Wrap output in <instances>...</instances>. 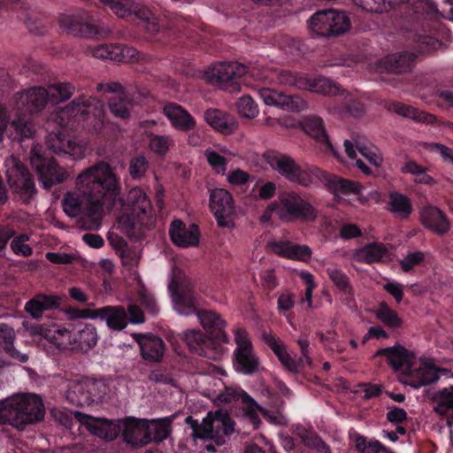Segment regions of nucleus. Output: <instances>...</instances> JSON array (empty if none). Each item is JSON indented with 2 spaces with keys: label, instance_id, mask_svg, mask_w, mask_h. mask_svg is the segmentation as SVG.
Returning <instances> with one entry per match:
<instances>
[{
  "label": "nucleus",
  "instance_id": "obj_42",
  "mask_svg": "<svg viewBox=\"0 0 453 453\" xmlns=\"http://www.w3.org/2000/svg\"><path fill=\"white\" fill-rule=\"evenodd\" d=\"M433 401L436 403L434 410L438 415L450 416L453 420V386L438 390L434 394Z\"/></svg>",
  "mask_w": 453,
  "mask_h": 453
},
{
  "label": "nucleus",
  "instance_id": "obj_12",
  "mask_svg": "<svg viewBox=\"0 0 453 453\" xmlns=\"http://www.w3.org/2000/svg\"><path fill=\"white\" fill-rule=\"evenodd\" d=\"M310 29L321 37L338 36L346 33L351 24L344 12L324 10L314 13L309 19Z\"/></svg>",
  "mask_w": 453,
  "mask_h": 453
},
{
  "label": "nucleus",
  "instance_id": "obj_22",
  "mask_svg": "<svg viewBox=\"0 0 453 453\" xmlns=\"http://www.w3.org/2000/svg\"><path fill=\"white\" fill-rule=\"evenodd\" d=\"M172 242L180 248L196 247L200 242V229L198 225L193 223L188 226L180 219H174L169 228Z\"/></svg>",
  "mask_w": 453,
  "mask_h": 453
},
{
  "label": "nucleus",
  "instance_id": "obj_33",
  "mask_svg": "<svg viewBox=\"0 0 453 453\" xmlns=\"http://www.w3.org/2000/svg\"><path fill=\"white\" fill-rule=\"evenodd\" d=\"M121 423L104 418H94L87 414V431L105 441L116 439L121 433Z\"/></svg>",
  "mask_w": 453,
  "mask_h": 453
},
{
  "label": "nucleus",
  "instance_id": "obj_18",
  "mask_svg": "<svg viewBox=\"0 0 453 453\" xmlns=\"http://www.w3.org/2000/svg\"><path fill=\"white\" fill-rule=\"evenodd\" d=\"M210 209L221 227L230 226L234 213L232 195L225 188H215L210 195Z\"/></svg>",
  "mask_w": 453,
  "mask_h": 453
},
{
  "label": "nucleus",
  "instance_id": "obj_2",
  "mask_svg": "<svg viewBox=\"0 0 453 453\" xmlns=\"http://www.w3.org/2000/svg\"><path fill=\"white\" fill-rule=\"evenodd\" d=\"M400 26L413 52L402 51L385 58V68L389 73H402L411 69L418 55L430 54L437 50L447 34L441 19L443 15L432 0H418L411 8L397 15Z\"/></svg>",
  "mask_w": 453,
  "mask_h": 453
},
{
  "label": "nucleus",
  "instance_id": "obj_6",
  "mask_svg": "<svg viewBox=\"0 0 453 453\" xmlns=\"http://www.w3.org/2000/svg\"><path fill=\"white\" fill-rule=\"evenodd\" d=\"M73 91L74 87L69 82H54L47 88L34 87L27 89L21 101L30 114H17L11 123L10 138L20 143L31 139L35 133L32 115L42 111L48 102L58 104L69 99Z\"/></svg>",
  "mask_w": 453,
  "mask_h": 453
},
{
  "label": "nucleus",
  "instance_id": "obj_46",
  "mask_svg": "<svg viewBox=\"0 0 453 453\" xmlns=\"http://www.w3.org/2000/svg\"><path fill=\"white\" fill-rule=\"evenodd\" d=\"M59 23L61 27L70 35L83 37L85 32V20L82 14L63 15Z\"/></svg>",
  "mask_w": 453,
  "mask_h": 453
},
{
  "label": "nucleus",
  "instance_id": "obj_1",
  "mask_svg": "<svg viewBox=\"0 0 453 453\" xmlns=\"http://www.w3.org/2000/svg\"><path fill=\"white\" fill-rule=\"evenodd\" d=\"M104 209L119 211V228L131 239H140L151 225L153 207L146 193L134 188L124 200L112 168L100 161L87 168V230L100 228Z\"/></svg>",
  "mask_w": 453,
  "mask_h": 453
},
{
  "label": "nucleus",
  "instance_id": "obj_50",
  "mask_svg": "<svg viewBox=\"0 0 453 453\" xmlns=\"http://www.w3.org/2000/svg\"><path fill=\"white\" fill-rule=\"evenodd\" d=\"M299 436L304 446L317 453H332L330 447L314 432L303 430Z\"/></svg>",
  "mask_w": 453,
  "mask_h": 453
},
{
  "label": "nucleus",
  "instance_id": "obj_57",
  "mask_svg": "<svg viewBox=\"0 0 453 453\" xmlns=\"http://www.w3.org/2000/svg\"><path fill=\"white\" fill-rule=\"evenodd\" d=\"M27 241H29V236L27 234H20L14 237L10 243V247L13 253L17 256L26 257L32 256V247L25 243Z\"/></svg>",
  "mask_w": 453,
  "mask_h": 453
},
{
  "label": "nucleus",
  "instance_id": "obj_40",
  "mask_svg": "<svg viewBox=\"0 0 453 453\" xmlns=\"http://www.w3.org/2000/svg\"><path fill=\"white\" fill-rule=\"evenodd\" d=\"M144 424L151 442H161L167 439L172 433V419L170 418L150 420L144 418Z\"/></svg>",
  "mask_w": 453,
  "mask_h": 453
},
{
  "label": "nucleus",
  "instance_id": "obj_55",
  "mask_svg": "<svg viewBox=\"0 0 453 453\" xmlns=\"http://www.w3.org/2000/svg\"><path fill=\"white\" fill-rule=\"evenodd\" d=\"M108 387L103 382L93 381L87 384V405L102 403L108 392Z\"/></svg>",
  "mask_w": 453,
  "mask_h": 453
},
{
  "label": "nucleus",
  "instance_id": "obj_5",
  "mask_svg": "<svg viewBox=\"0 0 453 453\" xmlns=\"http://www.w3.org/2000/svg\"><path fill=\"white\" fill-rule=\"evenodd\" d=\"M85 119V100L81 96L65 107L56 108L47 119L46 145L57 155H64L73 160L85 156V147L75 142L69 131L83 127L81 121Z\"/></svg>",
  "mask_w": 453,
  "mask_h": 453
},
{
  "label": "nucleus",
  "instance_id": "obj_10",
  "mask_svg": "<svg viewBox=\"0 0 453 453\" xmlns=\"http://www.w3.org/2000/svg\"><path fill=\"white\" fill-rule=\"evenodd\" d=\"M186 423L192 428L195 437L212 440L219 446L225 444L235 431L234 421L223 410L208 412L201 423L191 416L187 417Z\"/></svg>",
  "mask_w": 453,
  "mask_h": 453
},
{
  "label": "nucleus",
  "instance_id": "obj_35",
  "mask_svg": "<svg viewBox=\"0 0 453 453\" xmlns=\"http://www.w3.org/2000/svg\"><path fill=\"white\" fill-rule=\"evenodd\" d=\"M303 128L326 151L334 152V147L326 131L324 121L318 116H308L303 119Z\"/></svg>",
  "mask_w": 453,
  "mask_h": 453
},
{
  "label": "nucleus",
  "instance_id": "obj_14",
  "mask_svg": "<svg viewBox=\"0 0 453 453\" xmlns=\"http://www.w3.org/2000/svg\"><path fill=\"white\" fill-rule=\"evenodd\" d=\"M277 81L283 85L296 87L320 94H335L338 88L333 81L324 76H308L289 70H280L276 74Z\"/></svg>",
  "mask_w": 453,
  "mask_h": 453
},
{
  "label": "nucleus",
  "instance_id": "obj_54",
  "mask_svg": "<svg viewBox=\"0 0 453 453\" xmlns=\"http://www.w3.org/2000/svg\"><path fill=\"white\" fill-rule=\"evenodd\" d=\"M236 109L240 115L247 119H254L259 112L257 103L249 95H244L238 99Z\"/></svg>",
  "mask_w": 453,
  "mask_h": 453
},
{
  "label": "nucleus",
  "instance_id": "obj_60",
  "mask_svg": "<svg viewBox=\"0 0 453 453\" xmlns=\"http://www.w3.org/2000/svg\"><path fill=\"white\" fill-rule=\"evenodd\" d=\"M424 148L434 153H438L443 162L453 165V149L439 142H425Z\"/></svg>",
  "mask_w": 453,
  "mask_h": 453
},
{
  "label": "nucleus",
  "instance_id": "obj_34",
  "mask_svg": "<svg viewBox=\"0 0 453 453\" xmlns=\"http://www.w3.org/2000/svg\"><path fill=\"white\" fill-rule=\"evenodd\" d=\"M388 255V250L383 242H372L354 250L352 258L359 263L372 265L380 263Z\"/></svg>",
  "mask_w": 453,
  "mask_h": 453
},
{
  "label": "nucleus",
  "instance_id": "obj_11",
  "mask_svg": "<svg viewBox=\"0 0 453 453\" xmlns=\"http://www.w3.org/2000/svg\"><path fill=\"white\" fill-rule=\"evenodd\" d=\"M264 157L265 162L284 179L303 187L311 186L313 178L320 173L317 166L302 167L290 156L275 150L266 151Z\"/></svg>",
  "mask_w": 453,
  "mask_h": 453
},
{
  "label": "nucleus",
  "instance_id": "obj_25",
  "mask_svg": "<svg viewBox=\"0 0 453 453\" xmlns=\"http://www.w3.org/2000/svg\"><path fill=\"white\" fill-rule=\"evenodd\" d=\"M64 300L65 296L37 293L25 303L24 311L34 319H39L44 311L60 309Z\"/></svg>",
  "mask_w": 453,
  "mask_h": 453
},
{
  "label": "nucleus",
  "instance_id": "obj_61",
  "mask_svg": "<svg viewBox=\"0 0 453 453\" xmlns=\"http://www.w3.org/2000/svg\"><path fill=\"white\" fill-rule=\"evenodd\" d=\"M425 259V254L421 251L408 253L403 259L399 262L401 269L404 273L411 272L414 266L420 265Z\"/></svg>",
  "mask_w": 453,
  "mask_h": 453
},
{
  "label": "nucleus",
  "instance_id": "obj_21",
  "mask_svg": "<svg viewBox=\"0 0 453 453\" xmlns=\"http://www.w3.org/2000/svg\"><path fill=\"white\" fill-rule=\"evenodd\" d=\"M134 337L139 345L140 355L145 362H162L166 345L161 337L152 334H137Z\"/></svg>",
  "mask_w": 453,
  "mask_h": 453
},
{
  "label": "nucleus",
  "instance_id": "obj_64",
  "mask_svg": "<svg viewBox=\"0 0 453 453\" xmlns=\"http://www.w3.org/2000/svg\"><path fill=\"white\" fill-rule=\"evenodd\" d=\"M344 148L346 154L350 159H355V165L356 166L365 174L368 175L371 173V169L368 167V165L361 159H357V153L354 149V144L349 140L344 141Z\"/></svg>",
  "mask_w": 453,
  "mask_h": 453
},
{
  "label": "nucleus",
  "instance_id": "obj_37",
  "mask_svg": "<svg viewBox=\"0 0 453 453\" xmlns=\"http://www.w3.org/2000/svg\"><path fill=\"white\" fill-rule=\"evenodd\" d=\"M242 404L244 417L250 423L253 429H257L261 424L258 413H261L265 418L271 422L276 423V417L271 415V411L259 405L249 394L244 395Z\"/></svg>",
  "mask_w": 453,
  "mask_h": 453
},
{
  "label": "nucleus",
  "instance_id": "obj_38",
  "mask_svg": "<svg viewBox=\"0 0 453 453\" xmlns=\"http://www.w3.org/2000/svg\"><path fill=\"white\" fill-rule=\"evenodd\" d=\"M43 335L59 350L74 349L76 338L73 334L65 327L53 326L50 328L46 329Z\"/></svg>",
  "mask_w": 453,
  "mask_h": 453
},
{
  "label": "nucleus",
  "instance_id": "obj_31",
  "mask_svg": "<svg viewBox=\"0 0 453 453\" xmlns=\"http://www.w3.org/2000/svg\"><path fill=\"white\" fill-rule=\"evenodd\" d=\"M315 178L323 181L326 189L334 195H349L360 192V185L357 182L329 173L321 169L319 174H316Z\"/></svg>",
  "mask_w": 453,
  "mask_h": 453
},
{
  "label": "nucleus",
  "instance_id": "obj_15",
  "mask_svg": "<svg viewBox=\"0 0 453 453\" xmlns=\"http://www.w3.org/2000/svg\"><path fill=\"white\" fill-rule=\"evenodd\" d=\"M87 134L108 141L115 136V126L105 120V110L102 102L95 97L87 98Z\"/></svg>",
  "mask_w": 453,
  "mask_h": 453
},
{
  "label": "nucleus",
  "instance_id": "obj_59",
  "mask_svg": "<svg viewBox=\"0 0 453 453\" xmlns=\"http://www.w3.org/2000/svg\"><path fill=\"white\" fill-rule=\"evenodd\" d=\"M247 394L244 390L241 388H234L231 387H226L224 391L219 394L218 401L220 403L229 404L233 402L240 401L242 403V399L244 398V395Z\"/></svg>",
  "mask_w": 453,
  "mask_h": 453
},
{
  "label": "nucleus",
  "instance_id": "obj_8",
  "mask_svg": "<svg viewBox=\"0 0 453 453\" xmlns=\"http://www.w3.org/2000/svg\"><path fill=\"white\" fill-rule=\"evenodd\" d=\"M45 407L40 395L31 393L14 395L0 402V424L23 431L43 420Z\"/></svg>",
  "mask_w": 453,
  "mask_h": 453
},
{
  "label": "nucleus",
  "instance_id": "obj_52",
  "mask_svg": "<svg viewBox=\"0 0 453 453\" xmlns=\"http://www.w3.org/2000/svg\"><path fill=\"white\" fill-rule=\"evenodd\" d=\"M326 274L340 291L346 295L352 294L353 288L349 282V279L342 270L336 267H328L326 269Z\"/></svg>",
  "mask_w": 453,
  "mask_h": 453
},
{
  "label": "nucleus",
  "instance_id": "obj_43",
  "mask_svg": "<svg viewBox=\"0 0 453 453\" xmlns=\"http://www.w3.org/2000/svg\"><path fill=\"white\" fill-rule=\"evenodd\" d=\"M388 197V210L402 219H408L413 211L411 200L396 191L389 193Z\"/></svg>",
  "mask_w": 453,
  "mask_h": 453
},
{
  "label": "nucleus",
  "instance_id": "obj_63",
  "mask_svg": "<svg viewBox=\"0 0 453 453\" xmlns=\"http://www.w3.org/2000/svg\"><path fill=\"white\" fill-rule=\"evenodd\" d=\"M388 411L386 414L387 420L392 424L401 425L407 421V412L400 407L392 405L388 408Z\"/></svg>",
  "mask_w": 453,
  "mask_h": 453
},
{
  "label": "nucleus",
  "instance_id": "obj_4",
  "mask_svg": "<svg viewBox=\"0 0 453 453\" xmlns=\"http://www.w3.org/2000/svg\"><path fill=\"white\" fill-rule=\"evenodd\" d=\"M88 3L111 10L117 17L133 22L148 35L163 42H170L173 36L184 33L186 22L177 14L168 13L157 17L145 5L134 3L133 0H87Z\"/></svg>",
  "mask_w": 453,
  "mask_h": 453
},
{
  "label": "nucleus",
  "instance_id": "obj_26",
  "mask_svg": "<svg viewBox=\"0 0 453 453\" xmlns=\"http://www.w3.org/2000/svg\"><path fill=\"white\" fill-rule=\"evenodd\" d=\"M121 426L120 434H122L124 441L133 448L143 447L151 442L144 418H127Z\"/></svg>",
  "mask_w": 453,
  "mask_h": 453
},
{
  "label": "nucleus",
  "instance_id": "obj_45",
  "mask_svg": "<svg viewBox=\"0 0 453 453\" xmlns=\"http://www.w3.org/2000/svg\"><path fill=\"white\" fill-rule=\"evenodd\" d=\"M147 139L150 150L160 157H165L170 149L174 146V141L170 135L147 132Z\"/></svg>",
  "mask_w": 453,
  "mask_h": 453
},
{
  "label": "nucleus",
  "instance_id": "obj_32",
  "mask_svg": "<svg viewBox=\"0 0 453 453\" xmlns=\"http://www.w3.org/2000/svg\"><path fill=\"white\" fill-rule=\"evenodd\" d=\"M269 247L276 255L288 259L307 261L312 254L308 245L296 244L289 241H273L269 242Z\"/></svg>",
  "mask_w": 453,
  "mask_h": 453
},
{
  "label": "nucleus",
  "instance_id": "obj_51",
  "mask_svg": "<svg viewBox=\"0 0 453 453\" xmlns=\"http://www.w3.org/2000/svg\"><path fill=\"white\" fill-rule=\"evenodd\" d=\"M402 172L414 175L416 182L426 185H432L434 183V179L426 173V168L415 161L406 162L402 167Z\"/></svg>",
  "mask_w": 453,
  "mask_h": 453
},
{
  "label": "nucleus",
  "instance_id": "obj_7",
  "mask_svg": "<svg viewBox=\"0 0 453 453\" xmlns=\"http://www.w3.org/2000/svg\"><path fill=\"white\" fill-rule=\"evenodd\" d=\"M376 356L385 357L392 369L401 372L406 377L405 383L413 388L431 385L440 379L441 369L423 359L416 366V356L403 346L380 349Z\"/></svg>",
  "mask_w": 453,
  "mask_h": 453
},
{
  "label": "nucleus",
  "instance_id": "obj_36",
  "mask_svg": "<svg viewBox=\"0 0 453 453\" xmlns=\"http://www.w3.org/2000/svg\"><path fill=\"white\" fill-rule=\"evenodd\" d=\"M233 365L235 371L243 375H253L259 372L260 362L254 349H234Z\"/></svg>",
  "mask_w": 453,
  "mask_h": 453
},
{
  "label": "nucleus",
  "instance_id": "obj_28",
  "mask_svg": "<svg viewBox=\"0 0 453 453\" xmlns=\"http://www.w3.org/2000/svg\"><path fill=\"white\" fill-rule=\"evenodd\" d=\"M164 115L172 126L181 132H189L196 126L195 118L182 106L176 103H167L163 108Z\"/></svg>",
  "mask_w": 453,
  "mask_h": 453
},
{
  "label": "nucleus",
  "instance_id": "obj_23",
  "mask_svg": "<svg viewBox=\"0 0 453 453\" xmlns=\"http://www.w3.org/2000/svg\"><path fill=\"white\" fill-rule=\"evenodd\" d=\"M247 73V66L239 62H221L214 65L210 71V79L218 83H229L235 89L239 88L237 79Z\"/></svg>",
  "mask_w": 453,
  "mask_h": 453
},
{
  "label": "nucleus",
  "instance_id": "obj_13",
  "mask_svg": "<svg viewBox=\"0 0 453 453\" xmlns=\"http://www.w3.org/2000/svg\"><path fill=\"white\" fill-rule=\"evenodd\" d=\"M41 149L38 146L32 148L30 163L42 188L50 190L53 186L64 182L67 173L53 157L43 156Z\"/></svg>",
  "mask_w": 453,
  "mask_h": 453
},
{
  "label": "nucleus",
  "instance_id": "obj_29",
  "mask_svg": "<svg viewBox=\"0 0 453 453\" xmlns=\"http://www.w3.org/2000/svg\"><path fill=\"white\" fill-rule=\"evenodd\" d=\"M203 119L211 128L225 135L232 134L238 128V123L231 114L217 108L207 109Z\"/></svg>",
  "mask_w": 453,
  "mask_h": 453
},
{
  "label": "nucleus",
  "instance_id": "obj_3",
  "mask_svg": "<svg viewBox=\"0 0 453 453\" xmlns=\"http://www.w3.org/2000/svg\"><path fill=\"white\" fill-rule=\"evenodd\" d=\"M175 311L184 316L196 314L206 332L191 329L184 333V342L189 350L209 359H216L223 352L222 343L228 342L226 320L216 311L198 309L193 289L187 284L173 280L169 285Z\"/></svg>",
  "mask_w": 453,
  "mask_h": 453
},
{
  "label": "nucleus",
  "instance_id": "obj_20",
  "mask_svg": "<svg viewBox=\"0 0 453 453\" xmlns=\"http://www.w3.org/2000/svg\"><path fill=\"white\" fill-rule=\"evenodd\" d=\"M257 94L265 104L284 111H301L306 107V102L299 96H289L272 88L262 87Z\"/></svg>",
  "mask_w": 453,
  "mask_h": 453
},
{
  "label": "nucleus",
  "instance_id": "obj_9",
  "mask_svg": "<svg viewBox=\"0 0 453 453\" xmlns=\"http://www.w3.org/2000/svg\"><path fill=\"white\" fill-rule=\"evenodd\" d=\"M274 212L284 222H312L318 217L315 207L295 191H286L279 195L266 207L265 213Z\"/></svg>",
  "mask_w": 453,
  "mask_h": 453
},
{
  "label": "nucleus",
  "instance_id": "obj_48",
  "mask_svg": "<svg viewBox=\"0 0 453 453\" xmlns=\"http://www.w3.org/2000/svg\"><path fill=\"white\" fill-rule=\"evenodd\" d=\"M376 318L390 328H399L403 325L402 319L386 302H380L375 311Z\"/></svg>",
  "mask_w": 453,
  "mask_h": 453
},
{
  "label": "nucleus",
  "instance_id": "obj_49",
  "mask_svg": "<svg viewBox=\"0 0 453 453\" xmlns=\"http://www.w3.org/2000/svg\"><path fill=\"white\" fill-rule=\"evenodd\" d=\"M354 447L360 453H395L378 441L367 440L357 434L354 437Z\"/></svg>",
  "mask_w": 453,
  "mask_h": 453
},
{
  "label": "nucleus",
  "instance_id": "obj_17",
  "mask_svg": "<svg viewBox=\"0 0 453 453\" xmlns=\"http://www.w3.org/2000/svg\"><path fill=\"white\" fill-rule=\"evenodd\" d=\"M91 54L95 58L110 59L115 62L140 61L142 53L134 47L125 44H87V56Z\"/></svg>",
  "mask_w": 453,
  "mask_h": 453
},
{
  "label": "nucleus",
  "instance_id": "obj_58",
  "mask_svg": "<svg viewBox=\"0 0 453 453\" xmlns=\"http://www.w3.org/2000/svg\"><path fill=\"white\" fill-rule=\"evenodd\" d=\"M204 155L208 164L216 173L221 175L226 173L228 161L224 156H221L217 151L210 150H206Z\"/></svg>",
  "mask_w": 453,
  "mask_h": 453
},
{
  "label": "nucleus",
  "instance_id": "obj_56",
  "mask_svg": "<svg viewBox=\"0 0 453 453\" xmlns=\"http://www.w3.org/2000/svg\"><path fill=\"white\" fill-rule=\"evenodd\" d=\"M148 169L149 161L142 154L133 157L129 161L128 172L133 180H141Z\"/></svg>",
  "mask_w": 453,
  "mask_h": 453
},
{
  "label": "nucleus",
  "instance_id": "obj_30",
  "mask_svg": "<svg viewBox=\"0 0 453 453\" xmlns=\"http://www.w3.org/2000/svg\"><path fill=\"white\" fill-rule=\"evenodd\" d=\"M420 219L424 227L440 235L448 233L450 229L449 218L435 206L424 207L420 211Z\"/></svg>",
  "mask_w": 453,
  "mask_h": 453
},
{
  "label": "nucleus",
  "instance_id": "obj_24",
  "mask_svg": "<svg viewBox=\"0 0 453 453\" xmlns=\"http://www.w3.org/2000/svg\"><path fill=\"white\" fill-rule=\"evenodd\" d=\"M87 319H100L109 328L121 331L127 326V311L123 306H104L99 309L87 308Z\"/></svg>",
  "mask_w": 453,
  "mask_h": 453
},
{
  "label": "nucleus",
  "instance_id": "obj_47",
  "mask_svg": "<svg viewBox=\"0 0 453 453\" xmlns=\"http://www.w3.org/2000/svg\"><path fill=\"white\" fill-rule=\"evenodd\" d=\"M63 210L71 218L81 216L85 211L81 194L67 192L62 201Z\"/></svg>",
  "mask_w": 453,
  "mask_h": 453
},
{
  "label": "nucleus",
  "instance_id": "obj_41",
  "mask_svg": "<svg viewBox=\"0 0 453 453\" xmlns=\"http://www.w3.org/2000/svg\"><path fill=\"white\" fill-rule=\"evenodd\" d=\"M15 333L12 327L6 324H0V345L4 350L12 358L26 363L28 360L27 354L20 353L14 348L13 342Z\"/></svg>",
  "mask_w": 453,
  "mask_h": 453
},
{
  "label": "nucleus",
  "instance_id": "obj_16",
  "mask_svg": "<svg viewBox=\"0 0 453 453\" xmlns=\"http://www.w3.org/2000/svg\"><path fill=\"white\" fill-rule=\"evenodd\" d=\"M6 176L12 192L17 194L24 203H30L37 191L28 170L22 165L16 164L7 170Z\"/></svg>",
  "mask_w": 453,
  "mask_h": 453
},
{
  "label": "nucleus",
  "instance_id": "obj_19",
  "mask_svg": "<svg viewBox=\"0 0 453 453\" xmlns=\"http://www.w3.org/2000/svg\"><path fill=\"white\" fill-rule=\"evenodd\" d=\"M339 89L335 94H326V96H339L335 100L331 111L341 119L359 118L365 114V107L363 102L354 94L342 88L338 84L333 82Z\"/></svg>",
  "mask_w": 453,
  "mask_h": 453
},
{
  "label": "nucleus",
  "instance_id": "obj_39",
  "mask_svg": "<svg viewBox=\"0 0 453 453\" xmlns=\"http://www.w3.org/2000/svg\"><path fill=\"white\" fill-rule=\"evenodd\" d=\"M389 110L405 118L411 119L417 122H422L427 125L436 123L437 117L434 114L418 111L417 108L400 102H395L390 104Z\"/></svg>",
  "mask_w": 453,
  "mask_h": 453
},
{
  "label": "nucleus",
  "instance_id": "obj_53",
  "mask_svg": "<svg viewBox=\"0 0 453 453\" xmlns=\"http://www.w3.org/2000/svg\"><path fill=\"white\" fill-rule=\"evenodd\" d=\"M88 11L87 10V13ZM112 35V30L102 21L94 23L87 14V39L94 38L97 40L109 38Z\"/></svg>",
  "mask_w": 453,
  "mask_h": 453
},
{
  "label": "nucleus",
  "instance_id": "obj_44",
  "mask_svg": "<svg viewBox=\"0 0 453 453\" xmlns=\"http://www.w3.org/2000/svg\"><path fill=\"white\" fill-rule=\"evenodd\" d=\"M108 101L109 109L115 117L123 119L129 118L132 102L127 93L115 94Z\"/></svg>",
  "mask_w": 453,
  "mask_h": 453
},
{
  "label": "nucleus",
  "instance_id": "obj_27",
  "mask_svg": "<svg viewBox=\"0 0 453 453\" xmlns=\"http://www.w3.org/2000/svg\"><path fill=\"white\" fill-rule=\"evenodd\" d=\"M412 4L410 0H360V6L369 12L383 13L393 12L395 16L411 12Z\"/></svg>",
  "mask_w": 453,
  "mask_h": 453
},
{
  "label": "nucleus",
  "instance_id": "obj_62",
  "mask_svg": "<svg viewBox=\"0 0 453 453\" xmlns=\"http://www.w3.org/2000/svg\"><path fill=\"white\" fill-rule=\"evenodd\" d=\"M234 342L236 343L235 349L249 350L253 349L252 342L250 339L248 332L242 327L234 330Z\"/></svg>",
  "mask_w": 453,
  "mask_h": 453
}]
</instances>
